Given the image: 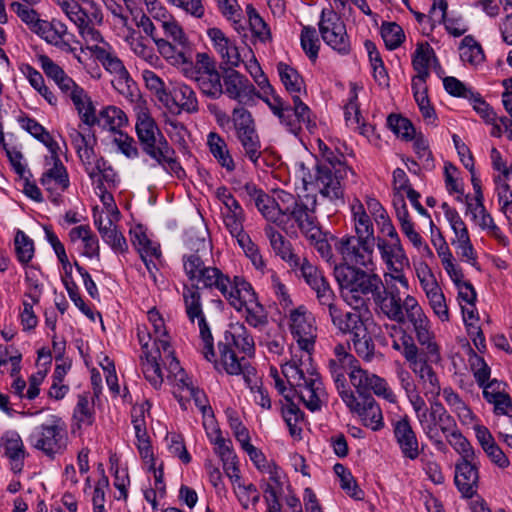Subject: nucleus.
Wrapping results in <instances>:
<instances>
[{
	"label": "nucleus",
	"instance_id": "19",
	"mask_svg": "<svg viewBox=\"0 0 512 512\" xmlns=\"http://www.w3.org/2000/svg\"><path fill=\"white\" fill-rule=\"evenodd\" d=\"M415 272L434 315L441 322L449 321L450 314L447 299L431 268L427 263L420 262L415 266Z\"/></svg>",
	"mask_w": 512,
	"mask_h": 512
},
{
	"label": "nucleus",
	"instance_id": "46",
	"mask_svg": "<svg viewBox=\"0 0 512 512\" xmlns=\"http://www.w3.org/2000/svg\"><path fill=\"white\" fill-rule=\"evenodd\" d=\"M69 239L73 244H78L81 254L88 258H98L100 246L97 236L88 225H79L69 231Z\"/></svg>",
	"mask_w": 512,
	"mask_h": 512
},
{
	"label": "nucleus",
	"instance_id": "37",
	"mask_svg": "<svg viewBox=\"0 0 512 512\" xmlns=\"http://www.w3.org/2000/svg\"><path fill=\"white\" fill-rule=\"evenodd\" d=\"M361 89L356 83L350 84L348 102L344 108L347 127L370 139L374 133L373 126L365 123L359 109L358 92Z\"/></svg>",
	"mask_w": 512,
	"mask_h": 512
},
{
	"label": "nucleus",
	"instance_id": "47",
	"mask_svg": "<svg viewBox=\"0 0 512 512\" xmlns=\"http://www.w3.org/2000/svg\"><path fill=\"white\" fill-rule=\"evenodd\" d=\"M206 145L210 154L222 168L229 173L235 170V161L230 153L228 144L223 137L216 132H209L206 139Z\"/></svg>",
	"mask_w": 512,
	"mask_h": 512
},
{
	"label": "nucleus",
	"instance_id": "17",
	"mask_svg": "<svg viewBox=\"0 0 512 512\" xmlns=\"http://www.w3.org/2000/svg\"><path fill=\"white\" fill-rule=\"evenodd\" d=\"M183 300L185 304L186 314L190 321L197 320L200 332V349L206 360L213 359L214 356V342L213 337L207 326L204 313L202 310L201 293L195 285L183 288Z\"/></svg>",
	"mask_w": 512,
	"mask_h": 512
},
{
	"label": "nucleus",
	"instance_id": "42",
	"mask_svg": "<svg viewBox=\"0 0 512 512\" xmlns=\"http://www.w3.org/2000/svg\"><path fill=\"white\" fill-rule=\"evenodd\" d=\"M428 361L431 360L427 356V358L415 363L410 369L418 377L424 396L426 398L439 399L443 388L441 387L438 375Z\"/></svg>",
	"mask_w": 512,
	"mask_h": 512
},
{
	"label": "nucleus",
	"instance_id": "9",
	"mask_svg": "<svg viewBox=\"0 0 512 512\" xmlns=\"http://www.w3.org/2000/svg\"><path fill=\"white\" fill-rule=\"evenodd\" d=\"M222 296L230 306L243 315L250 326L262 328L268 323L267 312L253 286L242 276L231 278Z\"/></svg>",
	"mask_w": 512,
	"mask_h": 512
},
{
	"label": "nucleus",
	"instance_id": "16",
	"mask_svg": "<svg viewBox=\"0 0 512 512\" xmlns=\"http://www.w3.org/2000/svg\"><path fill=\"white\" fill-rule=\"evenodd\" d=\"M318 28L323 42L333 51L340 55H348L351 52L352 45L346 25L334 10L322 9Z\"/></svg>",
	"mask_w": 512,
	"mask_h": 512
},
{
	"label": "nucleus",
	"instance_id": "25",
	"mask_svg": "<svg viewBox=\"0 0 512 512\" xmlns=\"http://www.w3.org/2000/svg\"><path fill=\"white\" fill-rule=\"evenodd\" d=\"M129 233L132 245L140 254L150 277L156 281V272L162 257L160 245L149 239L146 229L142 225L131 227Z\"/></svg>",
	"mask_w": 512,
	"mask_h": 512
},
{
	"label": "nucleus",
	"instance_id": "64",
	"mask_svg": "<svg viewBox=\"0 0 512 512\" xmlns=\"http://www.w3.org/2000/svg\"><path fill=\"white\" fill-rule=\"evenodd\" d=\"M246 13L253 36L262 43L271 41L272 34L270 27L257 10L252 5H248L246 7Z\"/></svg>",
	"mask_w": 512,
	"mask_h": 512
},
{
	"label": "nucleus",
	"instance_id": "63",
	"mask_svg": "<svg viewBox=\"0 0 512 512\" xmlns=\"http://www.w3.org/2000/svg\"><path fill=\"white\" fill-rule=\"evenodd\" d=\"M233 491L240 505L244 509L255 507L260 501V492L252 483H244L241 480L232 484Z\"/></svg>",
	"mask_w": 512,
	"mask_h": 512
},
{
	"label": "nucleus",
	"instance_id": "29",
	"mask_svg": "<svg viewBox=\"0 0 512 512\" xmlns=\"http://www.w3.org/2000/svg\"><path fill=\"white\" fill-rule=\"evenodd\" d=\"M81 164L93 186L107 185L109 188L118 187L120 183L119 174L104 157L94 152L82 161Z\"/></svg>",
	"mask_w": 512,
	"mask_h": 512
},
{
	"label": "nucleus",
	"instance_id": "39",
	"mask_svg": "<svg viewBox=\"0 0 512 512\" xmlns=\"http://www.w3.org/2000/svg\"><path fill=\"white\" fill-rule=\"evenodd\" d=\"M388 333L392 338V348L400 352L406 361L409 363L410 368L423 357H419V349L414 343V340L408 335L401 326L392 324L387 326Z\"/></svg>",
	"mask_w": 512,
	"mask_h": 512
},
{
	"label": "nucleus",
	"instance_id": "34",
	"mask_svg": "<svg viewBox=\"0 0 512 512\" xmlns=\"http://www.w3.org/2000/svg\"><path fill=\"white\" fill-rule=\"evenodd\" d=\"M356 363L357 360L349 353L347 344H337L334 347L333 358L329 360L328 368L339 394L340 390H350L345 384V372L347 368H350V371L354 368H359L354 365Z\"/></svg>",
	"mask_w": 512,
	"mask_h": 512
},
{
	"label": "nucleus",
	"instance_id": "55",
	"mask_svg": "<svg viewBox=\"0 0 512 512\" xmlns=\"http://www.w3.org/2000/svg\"><path fill=\"white\" fill-rule=\"evenodd\" d=\"M125 41L136 56L143 59L151 66H157L160 62V59L155 53L153 47L150 46L146 40L134 30H128V34L125 36Z\"/></svg>",
	"mask_w": 512,
	"mask_h": 512
},
{
	"label": "nucleus",
	"instance_id": "40",
	"mask_svg": "<svg viewBox=\"0 0 512 512\" xmlns=\"http://www.w3.org/2000/svg\"><path fill=\"white\" fill-rule=\"evenodd\" d=\"M128 124V117L119 107L108 105L103 107L93 116V121L88 127L98 126L102 130L113 133L121 132V129Z\"/></svg>",
	"mask_w": 512,
	"mask_h": 512
},
{
	"label": "nucleus",
	"instance_id": "59",
	"mask_svg": "<svg viewBox=\"0 0 512 512\" xmlns=\"http://www.w3.org/2000/svg\"><path fill=\"white\" fill-rule=\"evenodd\" d=\"M473 222L477 226L480 227L483 231H486L488 235L491 237H494L496 240H498L499 243L503 244L504 246L509 244L508 238L503 234L501 229L496 225L494 222L493 217L491 214L486 210L485 206L478 211L473 217L471 218Z\"/></svg>",
	"mask_w": 512,
	"mask_h": 512
},
{
	"label": "nucleus",
	"instance_id": "11",
	"mask_svg": "<svg viewBox=\"0 0 512 512\" xmlns=\"http://www.w3.org/2000/svg\"><path fill=\"white\" fill-rule=\"evenodd\" d=\"M388 239L378 237L375 239L377 249L381 260L386 266L387 272L384 274L385 281L398 282L404 289H409L408 278L404 274V269L409 267V258L401 243L400 237L395 229L385 230Z\"/></svg>",
	"mask_w": 512,
	"mask_h": 512
},
{
	"label": "nucleus",
	"instance_id": "24",
	"mask_svg": "<svg viewBox=\"0 0 512 512\" xmlns=\"http://www.w3.org/2000/svg\"><path fill=\"white\" fill-rule=\"evenodd\" d=\"M349 379L360 395L372 391L377 397L389 403H397V395L384 378L367 370L354 368L349 372Z\"/></svg>",
	"mask_w": 512,
	"mask_h": 512
},
{
	"label": "nucleus",
	"instance_id": "57",
	"mask_svg": "<svg viewBox=\"0 0 512 512\" xmlns=\"http://www.w3.org/2000/svg\"><path fill=\"white\" fill-rule=\"evenodd\" d=\"M173 155V149L168 143H164V145L162 144V147L150 157L167 173L175 175L177 178H182L185 175V171Z\"/></svg>",
	"mask_w": 512,
	"mask_h": 512
},
{
	"label": "nucleus",
	"instance_id": "32",
	"mask_svg": "<svg viewBox=\"0 0 512 512\" xmlns=\"http://www.w3.org/2000/svg\"><path fill=\"white\" fill-rule=\"evenodd\" d=\"M394 438L402 455L415 460L420 454L417 435L408 415H401L392 421Z\"/></svg>",
	"mask_w": 512,
	"mask_h": 512
},
{
	"label": "nucleus",
	"instance_id": "21",
	"mask_svg": "<svg viewBox=\"0 0 512 512\" xmlns=\"http://www.w3.org/2000/svg\"><path fill=\"white\" fill-rule=\"evenodd\" d=\"M375 239H360L355 236H345L336 241V250L342 256L343 265L361 266L369 269L373 266Z\"/></svg>",
	"mask_w": 512,
	"mask_h": 512
},
{
	"label": "nucleus",
	"instance_id": "51",
	"mask_svg": "<svg viewBox=\"0 0 512 512\" xmlns=\"http://www.w3.org/2000/svg\"><path fill=\"white\" fill-rule=\"evenodd\" d=\"M229 347L234 345L240 351L250 356L254 354L255 344L254 339L242 323H233L225 332V343Z\"/></svg>",
	"mask_w": 512,
	"mask_h": 512
},
{
	"label": "nucleus",
	"instance_id": "26",
	"mask_svg": "<svg viewBox=\"0 0 512 512\" xmlns=\"http://www.w3.org/2000/svg\"><path fill=\"white\" fill-rule=\"evenodd\" d=\"M223 95L243 105H253L258 92L252 82L234 69H229L223 76Z\"/></svg>",
	"mask_w": 512,
	"mask_h": 512
},
{
	"label": "nucleus",
	"instance_id": "14",
	"mask_svg": "<svg viewBox=\"0 0 512 512\" xmlns=\"http://www.w3.org/2000/svg\"><path fill=\"white\" fill-rule=\"evenodd\" d=\"M269 377L273 380L275 389L284 398L282 401L281 414L289 429V433L293 438L300 439L304 426V414L292 401L293 393H296L299 399L303 401L296 389L297 387L290 385L275 366H270ZM302 403L304 404V402Z\"/></svg>",
	"mask_w": 512,
	"mask_h": 512
},
{
	"label": "nucleus",
	"instance_id": "13",
	"mask_svg": "<svg viewBox=\"0 0 512 512\" xmlns=\"http://www.w3.org/2000/svg\"><path fill=\"white\" fill-rule=\"evenodd\" d=\"M182 262L185 275L198 289L216 290L221 295L226 291L231 277L218 267L206 265L197 253L184 255Z\"/></svg>",
	"mask_w": 512,
	"mask_h": 512
},
{
	"label": "nucleus",
	"instance_id": "8",
	"mask_svg": "<svg viewBox=\"0 0 512 512\" xmlns=\"http://www.w3.org/2000/svg\"><path fill=\"white\" fill-rule=\"evenodd\" d=\"M272 194L283 220L286 221L287 217L292 218L307 239H316L319 236L320 227L315 216L316 195L307 194L303 200H299L281 189L274 190Z\"/></svg>",
	"mask_w": 512,
	"mask_h": 512
},
{
	"label": "nucleus",
	"instance_id": "10",
	"mask_svg": "<svg viewBox=\"0 0 512 512\" xmlns=\"http://www.w3.org/2000/svg\"><path fill=\"white\" fill-rule=\"evenodd\" d=\"M444 441L447 447L451 446L462 457L456 464L455 484L463 496L472 497L479 484V469L475 450L460 429L456 431L454 440L445 438Z\"/></svg>",
	"mask_w": 512,
	"mask_h": 512
},
{
	"label": "nucleus",
	"instance_id": "3",
	"mask_svg": "<svg viewBox=\"0 0 512 512\" xmlns=\"http://www.w3.org/2000/svg\"><path fill=\"white\" fill-rule=\"evenodd\" d=\"M378 308L389 320L397 324L408 322L431 362L437 363L441 360L431 321L414 296L408 294L402 298L399 289L390 286L385 291L384 298L378 300Z\"/></svg>",
	"mask_w": 512,
	"mask_h": 512
},
{
	"label": "nucleus",
	"instance_id": "38",
	"mask_svg": "<svg viewBox=\"0 0 512 512\" xmlns=\"http://www.w3.org/2000/svg\"><path fill=\"white\" fill-rule=\"evenodd\" d=\"M155 44L160 55L185 75V69H189L194 62L191 48H179L175 43L163 38L155 40Z\"/></svg>",
	"mask_w": 512,
	"mask_h": 512
},
{
	"label": "nucleus",
	"instance_id": "36",
	"mask_svg": "<svg viewBox=\"0 0 512 512\" xmlns=\"http://www.w3.org/2000/svg\"><path fill=\"white\" fill-rule=\"evenodd\" d=\"M48 44L55 46L59 50H70V42H76L74 35L69 32L65 23L60 20H43L35 32Z\"/></svg>",
	"mask_w": 512,
	"mask_h": 512
},
{
	"label": "nucleus",
	"instance_id": "62",
	"mask_svg": "<svg viewBox=\"0 0 512 512\" xmlns=\"http://www.w3.org/2000/svg\"><path fill=\"white\" fill-rule=\"evenodd\" d=\"M223 226L229 232L231 237L235 240L242 238V236L249 235L244 229L246 221V213L244 209L228 212L220 215Z\"/></svg>",
	"mask_w": 512,
	"mask_h": 512
},
{
	"label": "nucleus",
	"instance_id": "41",
	"mask_svg": "<svg viewBox=\"0 0 512 512\" xmlns=\"http://www.w3.org/2000/svg\"><path fill=\"white\" fill-rule=\"evenodd\" d=\"M446 0H434L431 7V18L433 22L443 23L446 31L454 36L460 37L468 30V25L462 16L447 15Z\"/></svg>",
	"mask_w": 512,
	"mask_h": 512
},
{
	"label": "nucleus",
	"instance_id": "15",
	"mask_svg": "<svg viewBox=\"0 0 512 512\" xmlns=\"http://www.w3.org/2000/svg\"><path fill=\"white\" fill-rule=\"evenodd\" d=\"M184 76L195 81L199 89L213 99L223 95V81L216 69L215 61L205 52L196 54L195 62L189 69H185Z\"/></svg>",
	"mask_w": 512,
	"mask_h": 512
},
{
	"label": "nucleus",
	"instance_id": "58",
	"mask_svg": "<svg viewBox=\"0 0 512 512\" xmlns=\"http://www.w3.org/2000/svg\"><path fill=\"white\" fill-rule=\"evenodd\" d=\"M490 164L494 171L493 182L507 183L512 177V164L503 157L502 153L495 147H492L489 152Z\"/></svg>",
	"mask_w": 512,
	"mask_h": 512
},
{
	"label": "nucleus",
	"instance_id": "44",
	"mask_svg": "<svg viewBox=\"0 0 512 512\" xmlns=\"http://www.w3.org/2000/svg\"><path fill=\"white\" fill-rule=\"evenodd\" d=\"M0 447L9 459L11 470L16 474L20 473L25 459V447L20 435L14 431L6 432L0 440Z\"/></svg>",
	"mask_w": 512,
	"mask_h": 512
},
{
	"label": "nucleus",
	"instance_id": "35",
	"mask_svg": "<svg viewBox=\"0 0 512 512\" xmlns=\"http://www.w3.org/2000/svg\"><path fill=\"white\" fill-rule=\"evenodd\" d=\"M61 93L73 105L81 123L88 126L96 113V106L89 93L76 82Z\"/></svg>",
	"mask_w": 512,
	"mask_h": 512
},
{
	"label": "nucleus",
	"instance_id": "2",
	"mask_svg": "<svg viewBox=\"0 0 512 512\" xmlns=\"http://www.w3.org/2000/svg\"><path fill=\"white\" fill-rule=\"evenodd\" d=\"M148 324L137 327V338L142 348L141 366L145 378L154 388L163 383L162 366L178 371V360L170 342L165 321L160 313L152 308L147 312Z\"/></svg>",
	"mask_w": 512,
	"mask_h": 512
},
{
	"label": "nucleus",
	"instance_id": "12",
	"mask_svg": "<svg viewBox=\"0 0 512 512\" xmlns=\"http://www.w3.org/2000/svg\"><path fill=\"white\" fill-rule=\"evenodd\" d=\"M68 440L67 426L56 415L49 416L45 422L34 427L28 437L31 447L49 458L62 454L68 446Z\"/></svg>",
	"mask_w": 512,
	"mask_h": 512
},
{
	"label": "nucleus",
	"instance_id": "18",
	"mask_svg": "<svg viewBox=\"0 0 512 512\" xmlns=\"http://www.w3.org/2000/svg\"><path fill=\"white\" fill-rule=\"evenodd\" d=\"M340 397L349 411L356 415L360 422L372 431H380L385 422L380 405L369 395L358 398L350 390H340Z\"/></svg>",
	"mask_w": 512,
	"mask_h": 512
},
{
	"label": "nucleus",
	"instance_id": "60",
	"mask_svg": "<svg viewBox=\"0 0 512 512\" xmlns=\"http://www.w3.org/2000/svg\"><path fill=\"white\" fill-rule=\"evenodd\" d=\"M172 96L177 106L188 112L193 113L198 110V100L194 90L185 83H177L173 90Z\"/></svg>",
	"mask_w": 512,
	"mask_h": 512
},
{
	"label": "nucleus",
	"instance_id": "61",
	"mask_svg": "<svg viewBox=\"0 0 512 512\" xmlns=\"http://www.w3.org/2000/svg\"><path fill=\"white\" fill-rule=\"evenodd\" d=\"M440 241L441 246L438 248V256L441 260V264L451 281L454 284H458V282L464 280L462 269L452 255L447 242L442 239H440Z\"/></svg>",
	"mask_w": 512,
	"mask_h": 512
},
{
	"label": "nucleus",
	"instance_id": "48",
	"mask_svg": "<svg viewBox=\"0 0 512 512\" xmlns=\"http://www.w3.org/2000/svg\"><path fill=\"white\" fill-rule=\"evenodd\" d=\"M441 394L447 406L456 415L462 425L470 426L471 424H475L477 416L452 387H444Z\"/></svg>",
	"mask_w": 512,
	"mask_h": 512
},
{
	"label": "nucleus",
	"instance_id": "50",
	"mask_svg": "<svg viewBox=\"0 0 512 512\" xmlns=\"http://www.w3.org/2000/svg\"><path fill=\"white\" fill-rule=\"evenodd\" d=\"M280 80L293 100H300L306 94L305 83L298 71L292 66L280 62L277 64Z\"/></svg>",
	"mask_w": 512,
	"mask_h": 512
},
{
	"label": "nucleus",
	"instance_id": "5",
	"mask_svg": "<svg viewBox=\"0 0 512 512\" xmlns=\"http://www.w3.org/2000/svg\"><path fill=\"white\" fill-rule=\"evenodd\" d=\"M419 426L437 452L447 453L445 438L455 439L459 429L456 420L439 399L427 398L430 406L420 394L418 388L405 394Z\"/></svg>",
	"mask_w": 512,
	"mask_h": 512
},
{
	"label": "nucleus",
	"instance_id": "54",
	"mask_svg": "<svg viewBox=\"0 0 512 512\" xmlns=\"http://www.w3.org/2000/svg\"><path fill=\"white\" fill-rule=\"evenodd\" d=\"M53 2L73 25L87 17L91 11L100 8L94 1H84L83 5L77 0H53Z\"/></svg>",
	"mask_w": 512,
	"mask_h": 512
},
{
	"label": "nucleus",
	"instance_id": "4",
	"mask_svg": "<svg viewBox=\"0 0 512 512\" xmlns=\"http://www.w3.org/2000/svg\"><path fill=\"white\" fill-rule=\"evenodd\" d=\"M103 12L101 8L91 11L87 17L76 23L78 35L84 41L86 48L96 57L104 69L114 75L112 81L115 88L122 94L130 92L134 82L125 68L122 60L117 56L113 47L104 40L100 31L103 25Z\"/></svg>",
	"mask_w": 512,
	"mask_h": 512
},
{
	"label": "nucleus",
	"instance_id": "30",
	"mask_svg": "<svg viewBox=\"0 0 512 512\" xmlns=\"http://www.w3.org/2000/svg\"><path fill=\"white\" fill-rule=\"evenodd\" d=\"M207 36L222 63L228 66L229 69L238 67L243 62V57H247L246 49H243L244 54L242 55L236 41L227 37L221 29L209 28Z\"/></svg>",
	"mask_w": 512,
	"mask_h": 512
},
{
	"label": "nucleus",
	"instance_id": "31",
	"mask_svg": "<svg viewBox=\"0 0 512 512\" xmlns=\"http://www.w3.org/2000/svg\"><path fill=\"white\" fill-rule=\"evenodd\" d=\"M40 178V183L48 192L50 200L54 204L61 203L62 194L69 188L70 179L66 167L60 159L51 161Z\"/></svg>",
	"mask_w": 512,
	"mask_h": 512
},
{
	"label": "nucleus",
	"instance_id": "7",
	"mask_svg": "<svg viewBox=\"0 0 512 512\" xmlns=\"http://www.w3.org/2000/svg\"><path fill=\"white\" fill-rule=\"evenodd\" d=\"M334 274L344 301L353 308H364L370 297L378 306V300L384 298L383 282L377 274L349 265L336 266Z\"/></svg>",
	"mask_w": 512,
	"mask_h": 512
},
{
	"label": "nucleus",
	"instance_id": "28",
	"mask_svg": "<svg viewBox=\"0 0 512 512\" xmlns=\"http://www.w3.org/2000/svg\"><path fill=\"white\" fill-rule=\"evenodd\" d=\"M329 316L334 327L343 334H351L354 336L359 330L369 326V318L367 310L363 308H354V311L343 312L339 309L334 301L326 305Z\"/></svg>",
	"mask_w": 512,
	"mask_h": 512
},
{
	"label": "nucleus",
	"instance_id": "49",
	"mask_svg": "<svg viewBox=\"0 0 512 512\" xmlns=\"http://www.w3.org/2000/svg\"><path fill=\"white\" fill-rule=\"evenodd\" d=\"M412 65L417 71L415 77L428 78L432 66L440 69L435 52L427 42L418 43L416 45L415 52L412 56Z\"/></svg>",
	"mask_w": 512,
	"mask_h": 512
},
{
	"label": "nucleus",
	"instance_id": "53",
	"mask_svg": "<svg viewBox=\"0 0 512 512\" xmlns=\"http://www.w3.org/2000/svg\"><path fill=\"white\" fill-rule=\"evenodd\" d=\"M351 215L356 237H360V239H375L373 222L361 201L354 200L352 202Z\"/></svg>",
	"mask_w": 512,
	"mask_h": 512
},
{
	"label": "nucleus",
	"instance_id": "43",
	"mask_svg": "<svg viewBox=\"0 0 512 512\" xmlns=\"http://www.w3.org/2000/svg\"><path fill=\"white\" fill-rule=\"evenodd\" d=\"M178 369L179 372L176 370L174 371L171 367L167 368L168 377L173 379L175 386H177L180 390L187 391L189 396L194 400L195 405L203 413V416H206L211 412V408L208 405V400L205 393L193 386L191 378L186 374L184 369L180 366L179 362Z\"/></svg>",
	"mask_w": 512,
	"mask_h": 512
},
{
	"label": "nucleus",
	"instance_id": "23",
	"mask_svg": "<svg viewBox=\"0 0 512 512\" xmlns=\"http://www.w3.org/2000/svg\"><path fill=\"white\" fill-rule=\"evenodd\" d=\"M150 403L147 400L137 403L131 410V422L135 431V445L144 463L154 469V455L147 433L146 418L150 415Z\"/></svg>",
	"mask_w": 512,
	"mask_h": 512
},
{
	"label": "nucleus",
	"instance_id": "20",
	"mask_svg": "<svg viewBox=\"0 0 512 512\" xmlns=\"http://www.w3.org/2000/svg\"><path fill=\"white\" fill-rule=\"evenodd\" d=\"M441 208L453 232V237L450 239L451 245L456 249V253L462 260L471 265H475L477 256L466 223L459 212L450 207L447 203H442Z\"/></svg>",
	"mask_w": 512,
	"mask_h": 512
},
{
	"label": "nucleus",
	"instance_id": "52",
	"mask_svg": "<svg viewBox=\"0 0 512 512\" xmlns=\"http://www.w3.org/2000/svg\"><path fill=\"white\" fill-rule=\"evenodd\" d=\"M220 359L216 360L215 355L213 359L209 360L214 363V367L218 371H223L228 375H240L243 365L247 362L245 358H238L234 350L227 344H219Z\"/></svg>",
	"mask_w": 512,
	"mask_h": 512
},
{
	"label": "nucleus",
	"instance_id": "6",
	"mask_svg": "<svg viewBox=\"0 0 512 512\" xmlns=\"http://www.w3.org/2000/svg\"><path fill=\"white\" fill-rule=\"evenodd\" d=\"M353 173L346 162L339 164H315L312 167L305 161L295 163V175L306 191H318L331 202L343 200L344 179Z\"/></svg>",
	"mask_w": 512,
	"mask_h": 512
},
{
	"label": "nucleus",
	"instance_id": "45",
	"mask_svg": "<svg viewBox=\"0 0 512 512\" xmlns=\"http://www.w3.org/2000/svg\"><path fill=\"white\" fill-rule=\"evenodd\" d=\"M264 233L275 254L285 261L292 269H295L299 264L301 257L294 252L290 241L286 240L285 237L270 224L265 226Z\"/></svg>",
	"mask_w": 512,
	"mask_h": 512
},
{
	"label": "nucleus",
	"instance_id": "1",
	"mask_svg": "<svg viewBox=\"0 0 512 512\" xmlns=\"http://www.w3.org/2000/svg\"><path fill=\"white\" fill-rule=\"evenodd\" d=\"M287 324L296 346L289 347L290 357L281 362V373L290 385L297 387L304 406L311 412L319 411L327 394L312 358L317 339L315 317L300 305L290 310Z\"/></svg>",
	"mask_w": 512,
	"mask_h": 512
},
{
	"label": "nucleus",
	"instance_id": "56",
	"mask_svg": "<svg viewBox=\"0 0 512 512\" xmlns=\"http://www.w3.org/2000/svg\"><path fill=\"white\" fill-rule=\"evenodd\" d=\"M38 61L45 75L56 84L60 92L75 83L73 78L47 55H40Z\"/></svg>",
	"mask_w": 512,
	"mask_h": 512
},
{
	"label": "nucleus",
	"instance_id": "33",
	"mask_svg": "<svg viewBox=\"0 0 512 512\" xmlns=\"http://www.w3.org/2000/svg\"><path fill=\"white\" fill-rule=\"evenodd\" d=\"M280 122L296 137L300 136L304 128L309 133H313L316 128V123L311 117L309 107L301 99L293 100V107L287 108Z\"/></svg>",
	"mask_w": 512,
	"mask_h": 512
},
{
	"label": "nucleus",
	"instance_id": "27",
	"mask_svg": "<svg viewBox=\"0 0 512 512\" xmlns=\"http://www.w3.org/2000/svg\"><path fill=\"white\" fill-rule=\"evenodd\" d=\"M294 270H299L306 284L315 292L320 305L326 306L335 300V294L323 272L307 258H301Z\"/></svg>",
	"mask_w": 512,
	"mask_h": 512
},
{
	"label": "nucleus",
	"instance_id": "22",
	"mask_svg": "<svg viewBox=\"0 0 512 512\" xmlns=\"http://www.w3.org/2000/svg\"><path fill=\"white\" fill-rule=\"evenodd\" d=\"M135 129L143 151L149 156L157 152L162 144L168 143L149 110L142 105L136 108Z\"/></svg>",
	"mask_w": 512,
	"mask_h": 512
}]
</instances>
